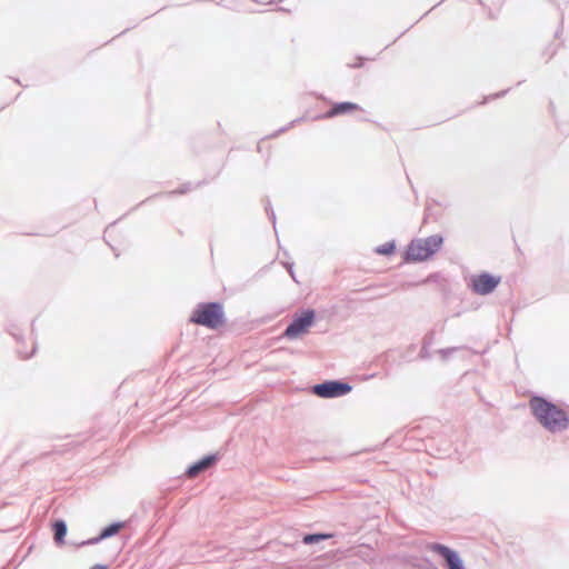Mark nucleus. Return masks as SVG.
<instances>
[{"label":"nucleus","mask_w":569,"mask_h":569,"mask_svg":"<svg viewBox=\"0 0 569 569\" xmlns=\"http://www.w3.org/2000/svg\"><path fill=\"white\" fill-rule=\"evenodd\" d=\"M529 406L536 419L549 431L558 432L568 428V415L557 405L543 398L533 397L530 399Z\"/></svg>","instance_id":"nucleus-1"},{"label":"nucleus","mask_w":569,"mask_h":569,"mask_svg":"<svg viewBox=\"0 0 569 569\" xmlns=\"http://www.w3.org/2000/svg\"><path fill=\"white\" fill-rule=\"evenodd\" d=\"M190 321L216 330L224 325V312L220 303H200L192 312Z\"/></svg>","instance_id":"nucleus-2"},{"label":"nucleus","mask_w":569,"mask_h":569,"mask_svg":"<svg viewBox=\"0 0 569 569\" xmlns=\"http://www.w3.org/2000/svg\"><path fill=\"white\" fill-rule=\"evenodd\" d=\"M442 244L440 236L417 239L410 242L406 251L407 261H423L439 250Z\"/></svg>","instance_id":"nucleus-3"},{"label":"nucleus","mask_w":569,"mask_h":569,"mask_svg":"<svg viewBox=\"0 0 569 569\" xmlns=\"http://www.w3.org/2000/svg\"><path fill=\"white\" fill-rule=\"evenodd\" d=\"M313 318L315 312L312 310H307L301 316L295 318L286 329V337L295 339L305 333L312 325Z\"/></svg>","instance_id":"nucleus-4"},{"label":"nucleus","mask_w":569,"mask_h":569,"mask_svg":"<svg viewBox=\"0 0 569 569\" xmlns=\"http://www.w3.org/2000/svg\"><path fill=\"white\" fill-rule=\"evenodd\" d=\"M500 277L489 273H481L471 279V289L477 295H488L492 292L500 283Z\"/></svg>","instance_id":"nucleus-5"},{"label":"nucleus","mask_w":569,"mask_h":569,"mask_svg":"<svg viewBox=\"0 0 569 569\" xmlns=\"http://www.w3.org/2000/svg\"><path fill=\"white\" fill-rule=\"evenodd\" d=\"M350 390L351 387L349 385L338 381H328L313 387V393L321 398L339 397L348 393Z\"/></svg>","instance_id":"nucleus-6"},{"label":"nucleus","mask_w":569,"mask_h":569,"mask_svg":"<svg viewBox=\"0 0 569 569\" xmlns=\"http://www.w3.org/2000/svg\"><path fill=\"white\" fill-rule=\"evenodd\" d=\"M360 111H362V108L358 103L349 101L337 102L332 104V107L322 116V118L331 119L335 117L351 114Z\"/></svg>","instance_id":"nucleus-7"},{"label":"nucleus","mask_w":569,"mask_h":569,"mask_svg":"<svg viewBox=\"0 0 569 569\" xmlns=\"http://www.w3.org/2000/svg\"><path fill=\"white\" fill-rule=\"evenodd\" d=\"M430 550L442 556L446 559L449 569H462L460 559L448 547L439 543H433L430 546Z\"/></svg>","instance_id":"nucleus-8"},{"label":"nucleus","mask_w":569,"mask_h":569,"mask_svg":"<svg viewBox=\"0 0 569 569\" xmlns=\"http://www.w3.org/2000/svg\"><path fill=\"white\" fill-rule=\"evenodd\" d=\"M213 460H214L213 457H206V458H203L199 462H197L193 466H191L188 469L187 475L190 478L196 477L199 472H201V471L206 470L207 468H209L212 465Z\"/></svg>","instance_id":"nucleus-9"},{"label":"nucleus","mask_w":569,"mask_h":569,"mask_svg":"<svg viewBox=\"0 0 569 569\" xmlns=\"http://www.w3.org/2000/svg\"><path fill=\"white\" fill-rule=\"evenodd\" d=\"M122 527H123V523H121V522L112 523V525L108 526L107 528H104L102 530V532L100 533V537L97 540L106 539L113 535H117Z\"/></svg>","instance_id":"nucleus-10"},{"label":"nucleus","mask_w":569,"mask_h":569,"mask_svg":"<svg viewBox=\"0 0 569 569\" xmlns=\"http://www.w3.org/2000/svg\"><path fill=\"white\" fill-rule=\"evenodd\" d=\"M53 530H54V539L57 542L61 543L63 542V538L67 533V526L63 521H57L54 525H53Z\"/></svg>","instance_id":"nucleus-11"},{"label":"nucleus","mask_w":569,"mask_h":569,"mask_svg":"<svg viewBox=\"0 0 569 569\" xmlns=\"http://www.w3.org/2000/svg\"><path fill=\"white\" fill-rule=\"evenodd\" d=\"M330 537H331V535H327V533L307 535V536L303 537V542L306 545H311L313 542H318L320 540H325V539H328Z\"/></svg>","instance_id":"nucleus-12"},{"label":"nucleus","mask_w":569,"mask_h":569,"mask_svg":"<svg viewBox=\"0 0 569 569\" xmlns=\"http://www.w3.org/2000/svg\"><path fill=\"white\" fill-rule=\"evenodd\" d=\"M395 251V243L393 242H386L379 247L376 248V252L383 256H390Z\"/></svg>","instance_id":"nucleus-13"},{"label":"nucleus","mask_w":569,"mask_h":569,"mask_svg":"<svg viewBox=\"0 0 569 569\" xmlns=\"http://www.w3.org/2000/svg\"><path fill=\"white\" fill-rule=\"evenodd\" d=\"M91 569H107V567L102 565H96Z\"/></svg>","instance_id":"nucleus-14"}]
</instances>
